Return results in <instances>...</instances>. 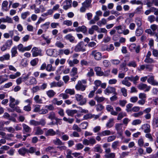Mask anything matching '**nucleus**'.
Segmentation results:
<instances>
[{
	"label": "nucleus",
	"instance_id": "5",
	"mask_svg": "<svg viewBox=\"0 0 158 158\" xmlns=\"http://www.w3.org/2000/svg\"><path fill=\"white\" fill-rule=\"evenodd\" d=\"M104 93L106 94H108L113 93L114 94L117 95V93L116 92V89L114 87H108L104 91Z\"/></svg>",
	"mask_w": 158,
	"mask_h": 158
},
{
	"label": "nucleus",
	"instance_id": "17",
	"mask_svg": "<svg viewBox=\"0 0 158 158\" xmlns=\"http://www.w3.org/2000/svg\"><path fill=\"white\" fill-rule=\"evenodd\" d=\"M94 70L96 72V74L99 76H103V72L102 71V69L100 67H97L95 68Z\"/></svg>",
	"mask_w": 158,
	"mask_h": 158
},
{
	"label": "nucleus",
	"instance_id": "11",
	"mask_svg": "<svg viewBox=\"0 0 158 158\" xmlns=\"http://www.w3.org/2000/svg\"><path fill=\"white\" fill-rule=\"evenodd\" d=\"M125 58L126 60H124V62L120 65V68L121 69H122L123 68V70L127 71L128 69L126 67L127 65L126 62L129 60V57L126 56Z\"/></svg>",
	"mask_w": 158,
	"mask_h": 158
},
{
	"label": "nucleus",
	"instance_id": "42",
	"mask_svg": "<svg viewBox=\"0 0 158 158\" xmlns=\"http://www.w3.org/2000/svg\"><path fill=\"white\" fill-rule=\"evenodd\" d=\"M119 141H116L112 143L111 147L114 149H115L117 148V147L118 146Z\"/></svg>",
	"mask_w": 158,
	"mask_h": 158
},
{
	"label": "nucleus",
	"instance_id": "25",
	"mask_svg": "<svg viewBox=\"0 0 158 158\" xmlns=\"http://www.w3.org/2000/svg\"><path fill=\"white\" fill-rule=\"evenodd\" d=\"M46 94L49 98L53 97L56 94V93L53 90H49L46 92Z\"/></svg>",
	"mask_w": 158,
	"mask_h": 158
},
{
	"label": "nucleus",
	"instance_id": "57",
	"mask_svg": "<svg viewBox=\"0 0 158 158\" xmlns=\"http://www.w3.org/2000/svg\"><path fill=\"white\" fill-rule=\"evenodd\" d=\"M127 65L129 67H135L136 66L137 64L134 61H131Z\"/></svg>",
	"mask_w": 158,
	"mask_h": 158
},
{
	"label": "nucleus",
	"instance_id": "64",
	"mask_svg": "<svg viewBox=\"0 0 158 158\" xmlns=\"http://www.w3.org/2000/svg\"><path fill=\"white\" fill-rule=\"evenodd\" d=\"M45 108H47V110H53L54 109V108L53 106L51 104L49 105H46L45 106Z\"/></svg>",
	"mask_w": 158,
	"mask_h": 158
},
{
	"label": "nucleus",
	"instance_id": "63",
	"mask_svg": "<svg viewBox=\"0 0 158 158\" xmlns=\"http://www.w3.org/2000/svg\"><path fill=\"white\" fill-rule=\"evenodd\" d=\"M144 62L147 63H152L154 62V60L150 57H146L144 60Z\"/></svg>",
	"mask_w": 158,
	"mask_h": 158
},
{
	"label": "nucleus",
	"instance_id": "32",
	"mask_svg": "<svg viewBox=\"0 0 158 158\" xmlns=\"http://www.w3.org/2000/svg\"><path fill=\"white\" fill-rule=\"evenodd\" d=\"M94 152H98L101 153L102 152L101 146L99 145H97L94 148Z\"/></svg>",
	"mask_w": 158,
	"mask_h": 158
},
{
	"label": "nucleus",
	"instance_id": "18",
	"mask_svg": "<svg viewBox=\"0 0 158 158\" xmlns=\"http://www.w3.org/2000/svg\"><path fill=\"white\" fill-rule=\"evenodd\" d=\"M75 31L77 32L81 31L83 33H85L87 31L86 27L84 26H82L81 27H79L75 29Z\"/></svg>",
	"mask_w": 158,
	"mask_h": 158
},
{
	"label": "nucleus",
	"instance_id": "34",
	"mask_svg": "<svg viewBox=\"0 0 158 158\" xmlns=\"http://www.w3.org/2000/svg\"><path fill=\"white\" fill-rule=\"evenodd\" d=\"M77 73V69L76 67H73L70 73L71 76L72 77L75 76Z\"/></svg>",
	"mask_w": 158,
	"mask_h": 158
},
{
	"label": "nucleus",
	"instance_id": "48",
	"mask_svg": "<svg viewBox=\"0 0 158 158\" xmlns=\"http://www.w3.org/2000/svg\"><path fill=\"white\" fill-rule=\"evenodd\" d=\"M148 19L151 23H152L155 20V18L154 15H151L148 17Z\"/></svg>",
	"mask_w": 158,
	"mask_h": 158
},
{
	"label": "nucleus",
	"instance_id": "39",
	"mask_svg": "<svg viewBox=\"0 0 158 158\" xmlns=\"http://www.w3.org/2000/svg\"><path fill=\"white\" fill-rule=\"evenodd\" d=\"M21 75V73L19 72H17L14 74H11L10 75V78L11 79H14L16 77H19Z\"/></svg>",
	"mask_w": 158,
	"mask_h": 158
},
{
	"label": "nucleus",
	"instance_id": "8",
	"mask_svg": "<svg viewBox=\"0 0 158 158\" xmlns=\"http://www.w3.org/2000/svg\"><path fill=\"white\" fill-rule=\"evenodd\" d=\"M138 88L141 90H143L145 89V92L149 91L150 88V86H148L146 84L141 83L139 84L138 86Z\"/></svg>",
	"mask_w": 158,
	"mask_h": 158
},
{
	"label": "nucleus",
	"instance_id": "26",
	"mask_svg": "<svg viewBox=\"0 0 158 158\" xmlns=\"http://www.w3.org/2000/svg\"><path fill=\"white\" fill-rule=\"evenodd\" d=\"M91 0H86L82 4V6L87 8L91 7Z\"/></svg>",
	"mask_w": 158,
	"mask_h": 158
},
{
	"label": "nucleus",
	"instance_id": "49",
	"mask_svg": "<svg viewBox=\"0 0 158 158\" xmlns=\"http://www.w3.org/2000/svg\"><path fill=\"white\" fill-rule=\"evenodd\" d=\"M46 70L48 71H54L55 69L52 67V66L51 64H48L46 66Z\"/></svg>",
	"mask_w": 158,
	"mask_h": 158
},
{
	"label": "nucleus",
	"instance_id": "53",
	"mask_svg": "<svg viewBox=\"0 0 158 158\" xmlns=\"http://www.w3.org/2000/svg\"><path fill=\"white\" fill-rule=\"evenodd\" d=\"M14 135L12 134H7L5 137L4 138L8 140H11V138L14 137Z\"/></svg>",
	"mask_w": 158,
	"mask_h": 158
},
{
	"label": "nucleus",
	"instance_id": "40",
	"mask_svg": "<svg viewBox=\"0 0 158 158\" xmlns=\"http://www.w3.org/2000/svg\"><path fill=\"white\" fill-rule=\"evenodd\" d=\"M94 98L99 103L103 102L105 99V98L103 97H99L97 96H95Z\"/></svg>",
	"mask_w": 158,
	"mask_h": 158
},
{
	"label": "nucleus",
	"instance_id": "1",
	"mask_svg": "<svg viewBox=\"0 0 158 158\" xmlns=\"http://www.w3.org/2000/svg\"><path fill=\"white\" fill-rule=\"evenodd\" d=\"M90 55L94 58L95 60H100L102 58V53L97 50H93L91 52Z\"/></svg>",
	"mask_w": 158,
	"mask_h": 158
},
{
	"label": "nucleus",
	"instance_id": "15",
	"mask_svg": "<svg viewBox=\"0 0 158 158\" xmlns=\"http://www.w3.org/2000/svg\"><path fill=\"white\" fill-rule=\"evenodd\" d=\"M148 82L150 84L153 85H157L158 82L154 81V77L153 76H150L147 80Z\"/></svg>",
	"mask_w": 158,
	"mask_h": 158
},
{
	"label": "nucleus",
	"instance_id": "60",
	"mask_svg": "<svg viewBox=\"0 0 158 158\" xmlns=\"http://www.w3.org/2000/svg\"><path fill=\"white\" fill-rule=\"evenodd\" d=\"M63 120L64 121L68 122L70 123H72L74 121V119L73 118H67L65 117L63 118Z\"/></svg>",
	"mask_w": 158,
	"mask_h": 158
},
{
	"label": "nucleus",
	"instance_id": "36",
	"mask_svg": "<svg viewBox=\"0 0 158 158\" xmlns=\"http://www.w3.org/2000/svg\"><path fill=\"white\" fill-rule=\"evenodd\" d=\"M65 93L67 94H69L70 95H74L75 93V91L73 89H67L65 91Z\"/></svg>",
	"mask_w": 158,
	"mask_h": 158
},
{
	"label": "nucleus",
	"instance_id": "61",
	"mask_svg": "<svg viewBox=\"0 0 158 158\" xmlns=\"http://www.w3.org/2000/svg\"><path fill=\"white\" fill-rule=\"evenodd\" d=\"M57 148L59 149V150L62 151L63 150H65L67 149V147L66 146L64 145L59 146L57 147Z\"/></svg>",
	"mask_w": 158,
	"mask_h": 158
},
{
	"label": "nucleus",
	"instance_id": "54",
	"mask_svg": "<svg viewBox=\"0 0 158 158\" xmlns=\"http://www.w3.org/2000/svg\"><path fill=\"white\" fill-rule=\"evenodd\" d=\"M126 116V114L125 113H123L122 112L119 113L118 115L117 119L118 120H121L124 116Z\"/></svg>",
	"mask_w": 158,
	"mask_h": 158
},
{
	"label": "nucleus",
	"instance_id": "46",
	"mask_svg": "<svg viewBox=\"0 0 158 158\" xmlns=\"http://www.w3.org/2000/svg\"><path fill=\"white\" fill-rule=\"evenodd\" d=\"M94 73L93 69L90 68L89 72L87 74V76L88 77H90L94 76Z\"/></svg>",
	"mask_w": 158,
	"mask_h": 158
},
{
	"label": "nucleus",
	"instance_id": "28",
	"mask_svg": "<svg viewBox=\"0 0 158 158\" xmlns=\"http://www.w3.org/2000/svg\"><path fill=\"white\" fill-rule=\"evenodd\" d=\"M50 22H47L45 23L42 25L41 26V28L44 30L45 32H46L48 28L50 25Z\"/></svg>",
	"mask_w": 158,
	"mask_h": 158
},
{
	"label": "nucleus",
	"instance_id": "3",
	"mask_svg": "<svg viewBox=\"0 0 158 158\" xmlns=\"http://www.w3.org/2000/svg\"><path fill=\"white\" fill-rule=\"evenodd\" d=\"M76 100L78 102H80L79 104L82 105L85 104L86 102V98H84L83 96L81 94H77L75 95Z\"/></svg>",
	"mask_w": 158,
	"mask_h": 158
},
{
	"label": "nucleus",
	"instance_id": "12",
	"mask_svg": "<svg viewBox=\"0 0 158 158\" xmlns=\"http://www.w3.org/2000/svg\"><path fill=\"white\" fill-rule=\"evenodd\" d=\"M106 109L108 111L110 112L111 114L113 115L116 116L118 114V113L114 110L113 107L111 106L107 105L106 107Z\"/></svg>",
	"mask_w": 158,
	"mask_h": 158
},
{
	"label": "nucleus",
	"instance_id": "52",
	"mask_svg": "<svg viewBox=\"0 0 158 158\" xmlns=\"http://www.w3.org/2000/svg\"><path fill=\"white\" fill-rule=\"evenodd\" d=\"M97 111H101L104 108V106L101 104H98L96 106Z\"/></svg>",
	"mask_w": 158,
	"mask_h": 158
},
{
	"label": "nucleus",
	"instance_id": "41",
	"mask_svg": "<svg viewBox=\"0 0 158 158\" xmlns=\"http://www.w3.org/2000/svg\"><path fill=\"white\" fill-rule=\"evenodd\" d=\"M39 60L38 58H35L31 60L30 64L32 66H36Z\"/></svg>",
	"mask_w": 158,
	"mask_h": 158
},
{
	"label": "nucleus",
	"instance_id": "62",
	"mask_svg": "<svg viewBox=\"0 0 158 158\" xmlns=\"http://www.w3.org/2000/svg\"><path fill=\"white\" fill-rule=\"evenodd\" d=\"M143 114V112L142 111H140L137 113H135L132 114V116L135 117H138L139 116L142 115Z\"/></svg>",
	"mask_w": 158,
	"mask_h": 158
},
{
	"label": "nucleus",
	"instance_id": "37",
	"mask_svg": "<svg viewBox=\"0 0 158 158\" xmlns=\"http://www.w3.org/2000/svg\"><path fill=\"white\" fill-rule=\"evenodd\" d=\"M30 13L29 11L25 12L21 14V18L23 19H25L28 16L30 15Z\"/></svg>",
	"mask_w": 158,
	"mask_h": 158
},
{
	"label": "nucleus",
	"instance_id": "33",
	"mask_svg": "<svg viewBox=\"0 0 158 158\" xmlns=\"http://www.w3.org/2000/svg\"><path fill=\"white\" fill-rule=\"evenodd\" d=\"M129 80L131 81H133V83L135 84L136 81L139 80V77L138 76H136L135 77L133 76L129 77Z\"/></svg>",
	"mask_w": 158,
	"mask_h": 158
},
{
	"label": "nucleus",
	"instance_id": "35",
	"mask_svg": "<svg viewBox=\"0 0 158 158\" xmlns=\"http://www.w3.org/2000/svg\"><path fill=\"white\" fill-rule=\"evenodd\" d=\"M34 99L37 103L40 104L42 103V100L40 98L39 95H36L34 97Z\"/></svg>",
	"mask_w": 158,
	"mask_h": 158
},
{
	"label": "nucleus",
	"instance_id": "51",
	"mask_svg": "<svg viewBox=\"0 0 158 158\" xmlns=\"http://www.w3.org/2000/svg\"><path fill=\"white\" fill-rule=\"evenodd\" d=\"M54 52L53 49L50 48L47 49L46 51V53L47 55L49 56H52Z\"/></svg>",
	"mask_w": 158,
	"mask_h": 158
},
{
	"label": "nucleus",
	"instance_id": "21",
	"mask_svg": "<svg viewBox=\"0 0 158 158\" xmlns=\"http://www.w3.org/2000/svg\"><path fill=\"white\" fill-rule=\"evenodd\" d=\"M46 136H53L56 135V132L53 129H51L47 130L45 132Z\"/></svg>",
	"mask_w": 158,
	"mask_h": 158
},
{
	"label": "nucleus",
	"instance_id": "31",
	"mask_svg": "<svg viewBox=\"0 0 158 158\" xmlns=\"http://www.w3.org/2000/svg\"><path fill=\"white\" fill-rule=\"evenodd\" d=\"M64 38L66 40H69L71 42H73L75 39L74 37L70 34L66 35Z\"/></svg>",
	"mask_w": 158,
	"mask_h": 158
},
{
	"label": "nucleus",
	"instance_id": "58",
	"mask_svg": "<svg viewBox=\"0 0 158 158\" xmlns=\"http://www.w3.org/2000/svg\"><path fill=\"white\" fill-rule=\"evenodd\" d=\"M89 144L93 145L96 143V141L94 138H91L89 139Z\"/></svg>",
	"mask_w": 158,
	"mask_h": 158
},
{
	"label": "nucleus",
	"instance_id": "13",
	"mask_svg": "<svg viewBox=\"0 0 158 158\" xmlns=\"http://www.w3.org/2000/svg\"><path fill=\"white\" fill-rule=\"evenodd\" d=\"M99 27L97 25H93L89 29L88 33L90 35H92L94 33V30L97 31Z\"/></svg>",
	"mask_w": 158,
	"mask_h": 158
},
{
	"label": "nucleus",
	"instance_id": "38",
	"mask_svg": "<svg viewBox=\"0 0 158 158\" xmlns=\"http://www.w3.org/2000/svg\"><path fill=\"white\" fill-rule=\"evenodd\" d=\"M5 44L9 48L13 44V41L12 40H7L5 43Z\"/></svg>",
	"mask_w": 158,
	"mask_h": 158
},
{
	"label": "nucleus",
	"instance_id": "10",
	"mask_svg": "<svg viewBox=\"0 0 158 158\" xmlns=\"http://www.w3.org/2000/svg\"><path fill=\"white\" fill-rule=\"evenodd\" d=\"M150 127L148 124H145L143 125L141 127V129L144 131L145 133H148L150 132L151 130Z\"/></svg>",
	"mask_w": 158,
	"mask_h": 158
},
{
	"label": "nucleus",
	"instance_id": "6",
	"mask_svg": "<svg viewBox=\"0 0 158 158\" xmlns=\"http://www.w3.org/2000/svg\"><path fill=\"white\" fill-rule=\"evenodd\" d=\"M32 55L33 57H36L38 56H42L41 51L39 50L38 48L36 47H35L32 48L31 50Z\"/></svg>",
	"mask_w": 158,
	"mask_h": 158
},
{
	"label": "nucleus",
	"instance_id": "23",
	"mask_svg": "<svg viewBox=\"0 0 158 158\" xmlns=\"http://www.w3.org/2000/svg\"><path fill=\"white\" fill-rule=\"evenodd\" d=\"M18 152L20 155L24 156L27 152H28V149L24 148H22L19 149Z\"/></svg>",
	"mask_w": 158,
	"mask_h": 158
},
{
	"label": "nucleus",
	"instance_id": "19",
	"mask_svg": "<svg viewBox=\"0 0 158 158\" xmlns=\"http://www.w3.org/2000/svg\"><path fill=\"white\" fill-rule=\"evenodd\" d=\"M22 126L23 128V133H24L25 132L27 133L30 132L31 129L29 126L24 123L22 124Z\"/></svg>",
	"mask_w": 158,
	"mask_h": 158
},
{
	"label": "nucleus",
	"instance_id": "20",
	"mask_svg": "<svg viewBox=\"0 0 158 158\" xmlns=\"http://www.w3.org/2000/svg\"><path fill=\"white\" fill-rule=\"evenodd\" d=\"M111 134V131L109 130L103 131L99 133L98 134L101 136H104L109 135Z\"/></svg>",
	"mask_w": 158,
	"mask_h": 158
},
{
	"label": "nucleus",
	"instance_id": "55",
	"mask_svg": "<svg viewBox=\"0 0 158 158\" xmlns=\"http://www.w3.org/2000/svg\"><path fill=\"white\" fill-rule=\"evenodd\" d=\"M18 48L19 50L21 52H23L24 51V47H23V45L21 44H19L18 46Z\"/></svg>",
	"mask_w": 158,
	"mask_h": 158
},
{
	"label": "nucleus",
	"instance_id": "44",
	"mask_svg": "<svg viewBox=\"0 0 158 158\" xmlns=\"http://www.w3.org/2000/svg\"><path fill=\"white\" fill-rule=\"evenodd\" d=\"M105 157L106 158H114L115 157V154L114 153H110L108 154H106Z\"/></svg>",
	"mask_w": 158,
	"mask_h": 158
},
{
	"label": "nucleus",
	"instance_id": "30",
	"mask_svg": "<svg viewBox=\"0 0 158 158\" xmlns=\"http://www.w3.org/2000/svg\"><path fill=\"white\" fill-rule=\"evenodd\" d=\"M43 131L40 127H38L36 128V131L35 132V135H41L43 134Z\"/></svg>",
	"mask_w": 158,
	"mask_h": 158
},
{
	"label": "nucleus",
	"instance_id": "27",
	"mask_svg": "<svg viewBox=\"0 0 158 158\" xmlns=\"http://www.w3.org/2000/svg\"><path fill=\"white\" fill-rule=\"evenodd\" d=\"M11 56L12 57H14L16 56V54H17V47L15 46L13 47L11 50Z\"/></svg>",
	"mask_w": 158,
	"mask_h": 158
},
{
	"label": "nucleus",
	"instance_id": "2",
	"mask_svg": "<svg viewBox=\"0 0 158 158\" xmlns=\"http://www.w3.org/2000/svg\"><path fill=\"white\" fill-rule=\"evenodd\" d=\"M75 51L76 52H84L85 51V48L84 43L83 42L81 41L79 43L75 46Z\"/></svg>",
	"mask_w": 158,
	"mask_h": 158
},
{
	"label": "nucleus",
	"instance_id": "45",
	"mask_svg": "<svg viewBox=\"0 0 158 158\" xmlns=\"http://www.w3.org/2000/svg\"><path fill=\"white\" fill-rule=\"evenodd\" d=\"M142 123V121L139 119H137L134 120L132 123V124L133 125H136Z\"/></svg>",
	"mask_w": 158,
	"mask_h": 158
},
{
	"label": "nucleus",
	"instance_id": "4",
	"mask_svg": "<svg viewBox=\"0 0 158 158\" xmlns=\"http://www.w3.org/2000/svg\"><path fill=\"white\" fill-rule=\"evenodd\" d=\"M10 106L11 108H14L16 105H18L19 103V101L18 100H15L12 97H10Z\"/></svg>",
	"mask_w": 158,
	"mask_h": 158
},
{
	"label": "nucleus",
	"instance_id": "47",
	"mask_svg": "<svg viewBox=\"0 0 158 158\" xmlns=\"http://www.w3.org/2000/svg\"><path fill=\"white\" fill-rule=\"evenodd\" d=\"M122 124L121 123L116 124L115 126L116 129L118 131H120L122 130Z\"/></svg>",
	"mask_w": 158,
	"mask_h": 158
},
{
	"label": "nucleus",
	"instance_id": "7",
	"mask_svg": "<svg viewBox=\"0 0 158 158\" xmlns=\"http://www.w3.org/2000/svg\"><path fill=\"white\" fill-rule=\"evenodd\" d=\"M86 85H82L80 81H78L77 84L75 85V88L77 90H81V91H84L86 89Z\"/></svg>",
	"mask_w": 158,
	"mask_h": 158
},
{
	"label": "nucleus",
	"instance_id": "50",
	"mask_svg": "<svg viewBox=\"0 0 158 158\" xmlns=\"http://www.w3.org/2000/svg\"><path fill=\"white\" fill-rule=\"evenodd\" d=\"M139 97L141 99L146 100L147 95L146 94L144 93H140L139 95Z\"/></svg>",
	"mask_w": 158,
	"mask_h": 158
},
{
	"label": "nucleus",
	"instance_id": "56",
	"mask_svg": "<svg viewBox=\"0 0 158 158\" xmlns=\"http://www.w3.org/2000/svg\"><path fill=\"white\" fill-rule=\"evenodd\" d=\"M30 124L31 125H33L34 126H37L39 125L38 121L33 120H31L30 121Z\"/></svg>",
	"mask_w": 158,
	"mask_h": 158
},
{
	"label": "nucleus",
	"instance_id": "14",
	"mask_svg": "<svg viewBox=\"0 0 158 158\" xmlns=\"http://www.w3.org/2000/svg\"><path fill=\"white\" fill-rule=\"evenodd\" d=\"M52 143L56 145L60 146L64 144V143L63 142L59 139L57 138L52 140Z\"/></svg>",
	"mask_w": 158,
	"mask_h": 158
},
{
	"label": "nucleus",
	"instance_id": "9",
	"mask_svg": "<svg viewBox=\"0 0 158 158\" xmlns=\"http://www.w3.org/2000/svg\"><path fill=\"white\" fill-rule=\"evenodd\" d=\"M72 0H66L64 2V4L63 8L65 10H67L71 7Z\"/></svg>",
	"mask_w": 158,
	"mask_h": 158
},
{
	"label": "nucleus",
	"instance_id": "29",
	"mask_svg": "<svg viewBox=\"0 0 158 158\" xmlns=\"http://www.w3.org/2000/svg\"><path fill=\"white\" fill-rule=\"evenodd\" d=\"M26 84L28 85H31L35 84L37 83V81L35 78L32 77L30 80L28 82H27Z\"/></svg>",
	"mask_w": 158,
	"mask_h": 158
},
{
	"label": "nucleus",
	"instance_id": "24",
	"mask_svg": "<svg viewBox=\"0 0 158 158\" xmlns=\"http://www.w3.org/2000/svg\"><path fill=\"white\" fill-rule=\"evenodd\" d=\"M66 112L68 116H73L74 114L77 113V111L75 110H66Z\"/></svg>",
	"mask_w": 158,
	"mask_h": 158
},
{
	"label": "nucleus",
	"instance_id": "22",
	"mask_svg": "<svg viewBox=\"0 0 158 158\" xmlns=\"http://www.w3.org/2000/svg\"><path fill=\"white\" fill-rule=\"evenodd\" d=\"M56 118V114L54 112H51L48 114V118L52 120H55Z\"/></svg>",
	"mask_w": 158,
	"mask_h": 158
},
{
	"label": "nucleus",
	"instance_id": "43",
	"mask_svg": "<svg viewBox=\"0 0 158 158\" xmlns=\"http://www.w3.org/2000/svg\"><path fill=\"white\" fill-rule=\"evenodd\" d=\"M114 121L113 118H111L110 119L108 123L106 124V126L107 127L110 128L113 125V122Z\"/></svg>",
	"mask_w": 158,
	"mask_h": 158
},
{
	"label": "nucleus",
	"instance_id": "16",
	"mask_svg": "<svg viewBox=\"0 0 158 158\" xmlns=\"http://www.w3.org/2000/svg\"><path fill=\"white\" fill-rule=\"evenodd\" d=\"M129 80V77H125L122 81L123 84L125 85L127 87H130L131 85V83L128 81Z\"/></svg>",
	"mask_w": 158,
	"mask_h": 158
},
{
	"label": "nucleus",
	"instance_id": "59",
	"mask_svg": "<svg viewBox=\"0 0 158 158\" xmlns=\"http://www.w3.org/2000/svg\"><path fill=\"white\" fill-rule=\"evenodd\" d=\"M48 111L47 109H42L40 110L39 113L40 114H44L48 113Z\"/></svg>",
	"mask_w": 158,
	"mask_h": 158
}]
</instances>
